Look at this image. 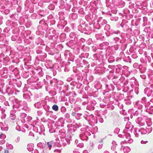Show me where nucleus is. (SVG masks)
I'll list each match as a JSON object with an SVG mask.
<instances>
[{
	"mask_svg": "<svg viewBox=\"0 0 153 153\" xmlns=\"http://www.w3.org/2000/svg\"><path fill=\"white\" fill-rule=\"evenodd\" d=\"M58 106L56 105H54L52 107V108L55 111H57L58 110Z\"/></svg>",
	"mask_w": 153,
	"mask_h": 153,
	"instance_id": "obj_1",
	"label": "nucleus"
},
{
	"mask_svg": "<svg viewBox=\"0 0 153 153\" xmlns=\"http://www.w3.org/2000/svg\"><path fill=\"white\" fill-rule=\"evenodd\" d=\"M47 144L48 145V147H49V149L50 150L53 144L52 143V142H48Z\"/></svg>",
	"mask_w": 153,
	"mask_h": 153,
	"instance_id": "obj_2",
	"label": "nucleus"
},
{
	"mask_svg": "<svg viewBox=\"0 0 153 153\" xmlns=\"http://www.w3.org/2000/svg\"><path fill=\"white\" fill-rule=\"evenodd\" d=\"M20 139V137H18L17 139L16 140V142H18L19 141Z\"/></svg>",
	"mask_w": 153,
	"mask_h": 153,
	"instance_id": "obj_3",
	"label": "nucleus"
},
{
	"mask_svg": "<svg viewBox=\"0 0 153 153\" xmlns=\"http://www.w3.org/2000/svg\"><path fill=\"white\" fill-rule=\"evenodd\" d=\"M8 152H8V150H5V152H4V153H8Z\"/></svg>",
	"mask_w": 153,
	"mask_h": 153,
	"instance_id": "obj_4",
	"label": "nucleus"
}]
</instances>
